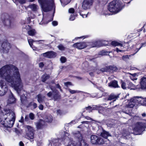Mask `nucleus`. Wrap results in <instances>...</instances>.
I'll list each match as a JSON object with an SVG mask.
<instances>
[{"label": "nucleus", "instance_id": "obj_1", "mask_svg": "<svg viewBox=\"0 0 146 146\" xmlns=\"http://www.w3.org/2000/svg\"><path fill=\"white\" fill-rule=\"evenodd\" d=\"M0 76L17 92L22 88L23 84L18 68L11 64L7 65L0 69Z\"/></svg>", "mask_w": 146, "mask_h": 146}, {"label": "nucleus", "instance_id": "obj_2", "mask_svg": "<svg viewBox=\"0 0 146 146\" xmlns=\"http://www.w3.org/2000/svg\"><path fill=\"white\" fill-rule=\"evenodd\" d=\"M15 120V113L8 109H5L0 112V122L6 127L11 128Z\"/></svg>", "mask_w": 146, "mask_h": 146}, {"label": "nucleus", "instance_id": "obj_3", "mask_svg": "<svg viewBox=\"0 0 146 146\" xmlns=\"http://www.w3.org/2000/svg\"><path fill=\"white\" fill-rule=\"evenodd\" d=\"M146 105V98H143L141 96H135L131 99L128 102V108H132L140 104Z\"/></svg>", "mask_w": 146, "mask_h": 146}, {"label": "nucleus", "instance_id": "obj_4", "mask_svg": "<svg viewBox=\"0 0 146 146\" xmlns=\"http://www.w3.org/2000/svg\"><path fill=\"white\" fill-rule=\"evenodd\" d=\"M123 6V5L121 1L115 0L110 3L108 9L110 11L115 14L119 12Z\"/></svg>", "mask_w": 146, "mask_h": 146}, {"label": "nucleus", "instance_id": "obj_5", "mask_svg": "<svg viewBox=\"0 0 146 146\" xmlns=\"http://www.w3.org/2000/svg\"><path fill=\"white\" fill-rule=\"evenodd\" d=\"M73 134L78 139V141L76 143L72 139H70L69 145H72L74 146H89L86 141L83 139L82 135L79 131H77L76 133L74 132Z\"/></svg>", "mask_w": 146, "mask_h": 146}, {"label": "nucleus", "instance_id": "obj_6", "mask_svg": "<svg viewBox=\"0 0 146 146\" xmlns=\"http://www.w3.org/2000/svg\"><path fill=\"white\" fill-rule=\"evenodd\" d=\"M38 1L45 12L48 11L52 8L55 9L54 0H38Z\"/></svg>", "mask_w": 146, "mask_h": 146}, {"label": "nucleus", "instance_id": "obj_7", "mask_svg": "<svg viewBox=\"0 0 146 146\" xmlns=\"http://www.w3.org/2000/svg\"><path fill=\"white\" fill-rule=\"evenodd\" d=\"M100 41H96L93 43L89 42H79L76 43L74 44L73 46L79 49H82L86 48L87 46H90V47H99L100 46Z\"/></svg>", "mask_w": 146, "mask_h": 146}, {"label": "nucleus", "instance_id": "obj_8", "mask_svg": "<svg viewBox=\"0 0 146 146\" xmlns=\"http://www.w3.org/2000/svg\"><path fill=\"white\" fill-rule=\"evenodd\" d=\"M146 127V125L145 123L137 122L133 129V133L136 135H141Z\"/></svg>", "mask_w": 146, "mask_h": 146}, {"label": "nucleus", "instance_id": "obj_9", "mask_svg": "<svg viewBox=\"0 0 146 146\" xmlns=\"http://www.w3.org/2000/svg\"><path fill=\"white\" fill-rule=\"evenodd\" d=\"M24 127L26 131L25 137L28 139H33L34 138V130L29 125H25Z\"/></svg>", "mask_w": 146, "mask_h": 146}, {"label": "nucleus", "instance_id": "obj_10", "mask_svg": "<svg viewBox=\"0 0 146 146\" xmlns=\"http://www.w3.org/2000/svg\"><path fill=\"white\" fill-rule=\"evenodd\" d=\"M90 142L93 144H102L104 143V140L100 137L92 135L90 137Z\"/></svg>", "mask_w": 146, "mask_h": 146}, {"label": "nucleus", "instance_id": "obj_11", "mask_svg": "<svg viewBox=\"0 0 146 146\" xmlns=\"http://www.w3.org/2000/svg\"><path fill=\"white\" fill-rule=\"evenodd\" d=\"M7 91L6 83L2 80L0 81V96L4 95Z\"/></svg>", "mask_w": 146, "mask_h": 146}, {"label": "nucleus", "instance_id": "obj_12", "mask_svg": "<svg viewBox=\"0 0 146 146\" xmlns=\"http://www.w3.org/2000/svg\"><path fill=\"white\" fill-rule=\"evenodd\" d=\"M50 87L52 91V93L51 92H49L47 94V96L49 97L52 96L55 100L60 98V96L58 94V92L55 89H53L52 87L50 86Z\"/></svg>", "mask_w": 146, "mask_h": 146}, {"label": "nucleus", "instance_id": "obj_13", "mask_svg": "<svg viewBox=\"0 0 146 146\" xmlns=\"http://www.w3.org/2000/svg\"><path fill=\"white\" fill-rule=\"evenodd\" d=\"M93 0H84L82 5V7L84 9H86L90 8L92 4Z\"/></svg>", "mask_w": 146, "mask_h": 146}, {"label": "nucleus", "instance_id": "obj_14", "mask_svg": "<svg viewBox=\"0 0 146 146\" xmlns=\"http://www.w3.org/2000/svg\"><path fill=\"white\" fill-rule=\"evenodd\" d=\"M4 24L9 28L12 27L14 25V24L8 15L6 16L5 18L3 20Z\"/></svg>", "mask_w": 146, "mask_h": 146}, {"label": "nucleus", "instance_id": "obj_15", "mask_svg": "<svg viewBox=\"0 0 146 146\" xmlns=\"http://www.w3.org/2000/svg\"><path fill=\"white\" fill-rule=\"evenodd\" d=\"M140 88L142 90H146V77H143L140 79Z\"/></svg>", "mask_w": 146, "mask_h": 146}, {"label": "nucleus", "instance_id": "obj_16", "mask_svg": "<svg viewBox=\"0 0 146 146\" xmlns=\"http://www.w3.org/2000/svg\"><path fill=\"white\" fill-rule=\"evenodd\" d=\"M2 47L5 52H7L8 50L11 48V46L10 44L7 42H3L2 45Z\"/></svg>", "mask_w": 146, "mask_h": 146}, {"label": "nucleus", "instance_id": "obj_17", "mask_svg": "<svg viewBox=\"0 0 146 146\" xmlns=\"http://www.w3.org/2000/svg\"><path fill=\"white\" fill-rule=\"evenodd\" d=\"M44 55H46V56L48 58H52L55 57L56 56V53L53 51H50L44 54Z\"/></svg>", "mask_w": 146, "mask_h": 146}, {"label": "nucleus", "instance_id": "obj_18", "mask_svg": "<svg viewBox=\"0 0 146 146\" xmlns=\"http://www.w3.org/2000/svg\"><path fill=\"white\" fill-rule=\"evenodd\" d=\"M51 146H60V143L59 140L56 139H52L50 142Z\"/></svg>", "mask_w": 146, "mask_h": 146}, {"label": "nucleus", "instance_id": "obj_19", "mask_svg": "<svg viewBox=\"0 0 146 146\" xmlns=\"http://www.w3.org/2000/svg\"><path fill=\"white\" fill-rule=\"evenodd\" d=\"M44 124V121L42 120H40L36 124V125L38 129H40Z\"/></svg>", "mask_w": 146, "mask_h": 146}, {"label": "nucleus", "instance_id": "obj_20", "mask_svg": "<svg viewBox=\"0 0 146 146\" xmlns=\"http://www.w3.org/2000/svg\"><path fill=\"white\" fill-rule=\"evenodd\" d=\"M108 86L109 87L114 88H116L118 87V86L117 84V82L115 80H113L111 82L108 84Z\"/></svg>", "mask_w": 146, "mask_h": 146}, {"label": "nucleus", "instance_id": "obj_21", "mask_svg": "<svg viewBox=\"0 0 146 146\" xmlns=\"http://www.w3.org/2000/svg\"><path fill=\"white\" fill-rule=\"evenodd\" d=\"M37 100L40 103H42L44 101L45 98V97L41 94H39L37 96Z\"/></svg>", "mask_w": 146, "mask_h": 146}, {"label": "nucleus", "instance_id": "obj_22", "mask_svg": "<svg viewBox=\"0 0 146 146\" xmlns=\"http://www.w3.org/2000/svg\"><path fill=\"white\" fill-rule=\"evenodd\" d=\"M15 101V98L14 97L12 94L11 93V95L9 96L8 100V103L9 104H11L14 103Z\"/></svg>", "mask_w": 146, "mask_h": 146}, {"label": "nucleus", "instance_id": "obj_23", "mask_svg": "<svg viewBox=\"0 0 146 146\" xmlns=\"http://www.w3.org/2000/svg\"><path fill=\"white\" fill-rule=\"evenodd\" d=\"M100 135L106 139L108 137L111 136L108 132L104 130H103L102 132L101 133Z\"/></svg>", "mask_w": 146, "mask_h": 146}, {"label": "nucleus", "instance_id": "obj_24", "mask_svg": "<svg viewBox=\"0 0 146 146\" xmlns=\"http://www.w3.org/2000/svg\"><path fill=\"white\" fill-rule=\"evenodd\" d=\"M117 98L118 96H117L113 94H111L108 97L107 100H114L113 101H115Z\"/></svg>", "mask_w": 146, "mask_h": 146}, {"label": "nucleus", "instance_id": "obj_25", "mask_svg": "<svg viewBox=\"0 0 146 146\" xmlns=\"http://www.w3.org/2000/svg\"><path fill=\"white\" fill-rule=\"evenodd\" d=\"M52 120V117L50 115H46L44 119L45 121L47 122H51Z\"/></svg>", "mask_w": 146, "mask_h": 146}, {"label": "nucleus", "instance_id": "obj_26", "mask_svg": "<svg viewBox=\"0 0 146 146\" xmlns=\"http://www.w3.org/2000/svg\"><path fill=\"white\" fill-rule=\"evenodd\" d=\"M28 35L31 36H35L36 34V32L34 29H31L28 31Z\"/></svg>", "mask_w": 146, "mask_h": 146}, {"label": "nucleus", "instance_id": "obj_27", "mask_svg": "<svg viewBox=\"0 0 146 146\" xmlns=\"http://www.w3.org/2000/svg\"><path fill=\"white\" fill-rule=\"evenodd\" d=\"M111 44L112 45L114 46H118L122 47L123 46V45L121 44L116 41H112L111 42Z\"/></svg>", "mask_w": 146, "mask_h": 146}, {"label": "nucleus", "instance_id": "obj_28", "mask_svg": "<svg viewBox=\"0 0 146 146\" xmlns=\"http://www.w3.org/2000/svg\"><path fill=\"white\" fill-rule=\"evenodd\" d=\"M29 7L33 11H36L37 9V6L35 4H32L29 6Z\"/></svg>", "mask_w": 146, "mask_h": 146}, {"label": "nucleus", "instance_id": "obj_29", "mask_svg": "<svg viewBox=\"0 0 146 146\" xmlns=\"http://www.w3.org/2000/svg\"><path fill=\"white\" fill-rule=\"evenodd\" d=\"M49 75L46 74L43 75L42 76V80L43 82H44L47 79L49 78Z\"/></svg>", "mask_w": 146, "mask_h": 146}, {"label": "nucleus", "instance_id": "obj_30", "mask_svg": "<svg viewBox=\"0 0 146 146\" xmlns=\"http://www.w3.org/2000/svg\"><path fill=\"white\" fill-rule=\"evenodd\" d=\"M28 41L30 46L32 47L33 50H34V49L33 48V43L35 42L34 40L32 39L28 38Z\"/></svg>", "mask_w": 146, "mask_h": 146}, {"label": "nucleus", "instance_id": "obj_31", "mask_svg": "<svg viewBox=\"0 0 146 146\" xmlns=\"http://www.w3.org/2000/svg\"><path fill=\"white\" fill-rule=\"evenodd\" d=\"M68 90L71 94H74L76 93H79L81 92V91L72 90L68 88Z\"/></svg>", "mask_w": 146, "mask_h": 146}, {"label": "nucleus", "instance_id": "obj_32", "mask_svg": "<svg viewBox=\"0 0 146 146\" xmlns=\"http://www.w3.org/2000/svg\"><path fill=\"white\" fill-rule=\"evenodd\" d=\"M128 89H130L131 90H134L135 89L134 85L131 82H129V84H128Z\"/></svg>", "mask_w": 146, "mask_h": 146}, {"label": "nucleus", "instance_id": "obj_33", "mask_svg": "<svg viewBox=\"0 0 146 146\" xmlns=\"http://www.w3.org/2000/svg\"><path fill=\"white\" fill-rule=\"evenodd\" d=\"M108 68L109 70H112L113 71H116L117 70V68L115 66H109Z\"/></svg>", "mask_w": 146, "mask_h": 146}, {"label": "nucleus", "instance_id": "obj_34", "mask_svg": "<svg viewBox=\"0 0 146 146\" xmlns=\"http://www.w3.org/2000/svg\"><path fill=\"white\" fill-rule=\"evenodd\" d=\"M43 20V16L40 17L38 18V21L39 22V24L40 25H43L44 24V22L42 21Z\"/></svg>", "mask_w": 146, "mask_h": 146}, {"label": "nucleus", "instance_id": "obj_35", "mask_svg": "<svg viewBox=\"0 0 146 146\" xmlns=\"http://www.w3.org/2000/svg\"><path fill=\"white\" fill-rule=\"evenodd\" d=\"M141 47L140 48H139L138 49V50H137V51H136V52L135 53L131 54V55L133 56V55H134L137 52H138L139 50L143 46H145L146 45V42H144V43H141Z\"/></svg>", "mask_w": 146, "mask_h": 146}, {"label": "nucleus", "instance_id": "obj_36", "mask_svg": "<svg viewBox=\"0 0 146 146\" xmlns=\"http://www.w3.org/2000/svg\"><path fill=\"white\" fill-rule=\"evenodd\" d=\"M84 96H86L87 97H92L93 98L95 97L96 96V95H91L89 93H86V92H84Z\"/></svg>", "mask_w": 146, "mask_h": 146}, {"label": "nucleus", "instance_id": "obj_37", "mask_svg": "<svg viewBox=\"0 0 146 146\" xmlns=\"http://www.w3.org/2000/svg\"><path fill=\"white\" fill-rule=\"evenodd\" d=\"M109 68H108V66H106L104 68H102L101 70L100 71H102L103 72H107V71H109Z\"/></svg>", "mask_w": 146, "mask_h": 146}, {"label": "nucleus", "instance_id": "obj_38", "mask_svg": "<svg viewBox=\"0 0 146 146\" xmlns=\"http://www.w3.org/2000/svg\"><path fill=\"white\" fill-rule=\"evenodd\" d=\"M58 49L61 50H64L65 47L62 44L59 45L58 47Z\"/></svg>", "mask_w": 146, "mask_h": 146}, {"label": "nucleus", "instance_id": "obj_39", "mask_svg": "<svg viewBox=\"0 0 146 146\" xmlns=\"http://www.w3.org/2000/svg\"><path fill=\"white\" fill-rule=\"evenodd\" d=\"M29 116L30 118L32 120L34 119L35 118V115L32 113H30L29 114Z\"/></svg>", "mask_w": 146, "mask_h": 146}, {"label": "nucleus", "instance_id": "obj_40", "mask_svg": "<svg viewBox=\"0 0 146 146\" xmlns=\"http://www.w3.org/2000/svg\"><path fill=\"white\" fill-rule=\"evenodd\" d=\"M60 60L62 63H64L66 61V59L65 57L62 56Z\"/></svg>", "mask_w": 146, "mask_h": 146}, {"label": "nucleus", "instance_id": "obj_41", "mask_svg": "<svg viewBox=\"0 0 146 146\" xmlns=\"http://www.w3.org/2000/svg\"><path fill=\"white\" fill-rule=\"evenodd\" d=\"M65 86L67 87H68L69 86H72L71 83L70 82H67L64 83Z\"/></svg>", "mask_w": 146, "mask_h": 146}, {"label": "nucleus", "instance_id": "obj_42", "mask_svg": "<svg viewBox=\"0 0 146 146\" xmlns=\"http://www.w3.org/2000/svg\"><path fill=\"white\" fill-rule=\"evenodd\" d=\"M69 135V134L67 132H64L65 137H64V139H68L69 138L68 137Z\"/></svg>", "mask_w": 146, "mask_h": 146}, {"label": "nucleus", "instance_id": "obj_43", "mask_svg": "<svg viewBox=\"0 0 146 146\" xmlns=\"http://www.w3.org/2000/svg\"><path fill=\"white\" fill-rule=\"evenodd\" d=\"M86 109L87 110L89 111V112H90L93 109L90 106H89L88 107H86Z\"/></svg>", "mask_w": 146, "mask_h": 146}, {"label": "nucleus", "instance_id": "obj_44", "mask_svg": "<svg viewBox=\"0 0 146 146\" xmlns=\"http://www.w3.org/2000/svg\"><path fill=\"white\" fill-rule=\"evenodd\" d=\"M107 125L108 127H111L114 126V124L111 122H110L107 123Z\"/></svg>", "mask_w": 146, "mask_h": 146}, {"label": "nucleus", "instance_id": "obj_45", "mask_svg": "<svg viewBox=\"0 0 146 146\" xmlns=\"http://www.w3.org/2000/svg\"><path fill=\"white\" fill-rule=\"evenodd\" d=\"M122 59L125 61H127L128 59L127 55L123 56L122 57Z\"/></svg>", "mask_w": 146, "mask_h": 146}, {"label": "nucleus", "instance_id": "obj_46", "mask_svg": "<svg viewBox=\"0 0 146 146\" xmlns=\"http://www.w3.org/2000/svg\"><path fill=\"white\" fill-rule=\"evenodd\" d=\"M23 28H25V29H26L27 30H28L30 29V27L29 25H24L23 26Z\"/></svg>", "mask_w": 146, "mask_h": 146}, {"label": "nucleus", "instance_id": "obj_47", "mask_svg": "<svg viewBox=\"0 0 146 146\" xmlns=\"http://www.w3.org/2000/svg\"><path fill=\"white\" fill-rule=\"evenodd\" d=\"M69 12L71 13H73L74 12V8H71L69 9Z\"/></svg>", "mask_w": 146, "mask_h": 146}, {"label": "nucleus", "instance_id": "obj_48", "mask_svg": "<svg viewBox=\"0 0 146 146\" xmlns=\"http://www.w3.org/2000/svg\"><path fill=\"white\" fill-rule=\"evenodd\" d=\"M52 24L53 26H56L58 25V22L57 21H53L52 22Z\"/></svg>", "mask_w": 146, "mask_h": 146}, {"label": "nucleus", "instance_id": "obj_49", "mask_svg": "<svg viewBox=\"0 0 146 146\" xmlns=\"http://www.w3.org/2000/svg\"><path fill=\"white\" fill-rule=\"evenodd\" d=\"M70 20L71 21L74 20L75 19V17L74 15H71L70 19Z\"/></svg>", "mask_w": 146, "mask_h": 146}, {"label": "nucleus", "instance_id": "obj_50", "mask_svg": "<svg viewBox=\"0 0 146 146\" xmlns=\"http://www.w3.org/2000/svg\"><path fill=\"white\" fill-rule=\"evenodd\" d=\"M125 84L123 82H122V84H121V87L122 88H123V89H125L126 88V87L125 86Z\"/></svg>", "mask_w": 146, "mask_h": 146}, {"label": "nucleus", "instance_id": "obj_51", "mask_svg": "<svg viewBox=\"0 0 146 146\" xmlns=\"http://www.w3.org/2000/svg\"><path fill=\"white\" fill-rule=\"evenodd\" d=\"M99 54L100 55L103 56L105 55L106 54L105 52H104L103 51H102L99 53Z\"/></svg>", "mask_w": 146, "mask_h": 146}, {"label": "nucleus", "instance_id": "obj_52", "mask_svg": "<svg viewBox=\"0 0 146 146\" xmlns=\"http://www.w3.org/2000/svg\"><path fill=\"white\" fill-rule=\"evenodd\" d=\"M85 118L88 120H91L92 121H95V120H93L92 119L88 116H85Z\"/></svg>", "mask_w": 146, "mask_h": 146}, {"label": "nucleus", "instance_id": "obj_53", "mask_svg": "<svg viewBox=\"0 0 146 146\" xmlns=\"http://www.w3.org/2000/svg\"><path fill=\"white\" fill-rule=\"evenodd\" d=\"M57 115H61L62 114V111L60 110H58L57 111Z\"/></svg>", "mask_w": 146, "mask_h": 146}, {"label": "nucleus", "instance_id": "obj_54", "mask_svg": "<svg viewBox=\"0 0 146 146\" xmlns=\"http://www.w3.org/2000/svg\"><path fill=\"white\" fill-rule=\"evenodd\" d=\"M32 105L33 106L34 108H35L37 106V104L34 102L32 103Z\"/></svg>", "mask_w": 146, "mask_h": 146}, {"label": "nucleus", "instance_id": "obj_55", "mask_svg": "<svg viewBox=\"0 0 146 146\" xmlns=\"http://www.w3.org/2000/svg\"><path fill=\"white\" fill-rule=\"evenodd\" d=\"M44 66V64L42 62H41L39 64V66L40 68H42Z\"/></svg>", "mask_w": 146, "mask_h": 146}, {"label": "nucleus", "instance_id": "obj_56", "mask_svg": "<svg viewBox=\"0 0 146 146\" xmlns=\"http://www.w3.org/2000/svg\"><path fill=\"white\" fill-rule=\"evenodd\" d=\"M38 108L40 110H42L43 108V106L42 105L40 104Z\"/></svg>", "mask_w": 146, "mask_h": 146}, {"label": "nucleus", "instance_id": "obj_57", "mask_svg": "<svg viewBox=\"0 0 146 146\" xmlns=\"http://www.w3.org/2000/svg\"><path fill=\"white\" fill-rule=\"evenodd\" d=\"M128 74H129L131 75V76H133L134 77H135V76L136 75V74L135 73L132 74L131 73L128 72Z\"/></svg>", "mask_w": 146, "mask_h": 146}, {"label": "nucleus", "instance_id": "obj_58", "mask_svg": "<svg viewBox=\"0 0 146 146\" xmlns=\"http://www.w3.org/2000/svg\"><path fill=\"white\" fill-rule=\"evenodd\" d=\"M56 87L57 88L59 89L61 91H62V90L61 89V87L60 86L59 84H57L56 85Z\"/></svg>", "mask_w": 146, "mask_h": 146}, {"label": "nucleus", "instance_id": "obj_59", "mask_svg": "<svg viewBox=\"0 0 146 146\" xmlns=\"http://www.w3.org/2000/svg\"><path fill=\"white\" fill-rule=\"evenodd\" d=\"M34 41L36 42H39L41 43L40 42H44V40H34Z\"/></svg>", "mask_w": 146, "mask_h": 146}, {"label": "nucleus", "instance_id": "obj_60", "mask_svg": "<svg viewBox=\"0 0 146 146\" xmlns=\"http://www.w3.org/2000/svg\"><path fill=\"white\" fill-rule=\"evenodd\" d=\"M80 14L83 18L86 17H87V15L86 14H82L81 13H80Z\"/></svg>", "mask_w": 146, "mask_h": 146}, {"label": "nucleus", "instance_id": "obj_61", "mask_svg": "<svg viewBox=\"0 0 146 146\" xmlns=\"http://www.w3.org/2000/svg\"><path fill=\"white\" fill-rule=\"evenodd\" d=\"M116 51L117 52H118L119 51L120 52H124V51L123 50H121L120 49H119L118 48H116Z\"/></svg>", "mask_w": 146, "mask_h": 146}, {"label": "nucleus", "instance_id": "obj_62", "mask_svg": "<svg viewBox=\"0 0 146 146\" xmlns=\"http://www.w3.org/2000/svg\"><path fill=\"white\" fill-rule=\"evenodd\" d=\"M129 77L130 79L133 81H134L136 79L135 77H134L133 76H130Z\"/></svg>", "mask_w": 146, "mask_h": 146}, {"label": "nucleus", "instance_id": "obj_63", "mask_svg": "<svg viewBox=\"0 0 146 146\" xmlns=\"http://www.w3.org/2000/svg\"><path fill=\"white\" fill-rule=\"evenodd\" d=\"M19 2L21 4H23L25 3V0H20Z\"/></svg>", "mask_w": 146, "mask_h": 146}, {"label": "nucleus", "instance_id": "obj_64", "mask_svg": "<svg viewBox=\"0 0 146 146\" xmlns=\"http://www.w3.org/2000/svg\"><path fill=\"white\" fill-rule=\"evenodd\" d=\"M29 120L28 117L27 115L25 116V120L26 121H28Z\"/></svg>", "mask_w": 146, "mask_h": 146}]
</instances>
